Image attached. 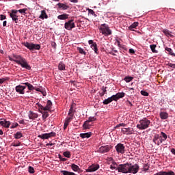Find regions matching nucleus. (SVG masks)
Masks as SVG:
<instances>
[{
    "label": "nucleus",
    "mask_w": 175,
    "mask_h": 175,
    "mask_svg": "<svg viewBox=\"0 0 175 175\" xmlns=\"http://www.w3.org/2000/svg\"><path fill=\"white\" fill-rule=\"evenodd\" d=\"M150 48L152 52L153 53H158V51L155 49H157V44H150Z\"/></svg>",
    "instance_id": "obj_44"
},
{
    "label": "nucleus",
    "mask_w": 175,
    "mask_h": 175,
    "mask_svg": "<svg viewBox=\"0 0 175 175\" xmlns=\"http://www.w3.org/2000/svg\"><path fill=\"white\" fill-rule=\"evenodd\" d=\"M40 113L41 114H42V120L44 121H46V119L49 118V116H50V114H49V112L47 111H42Z\"/></svg>",
    "instance_id": "obj_33"
},
{
    "label": "nucleus",
    "mask_w": 175,
    "mask_h": 175,
    "mask_svg": "<svg viewBox=\"0 0 175 175\" xmlns=\"http://www.w3.org/2000/svg\"><path fill=\"white\" fill-rule=\"evenodd\" d=\"M17 126H18V123L14 122V123H12V124L10 128V129H14V128H17Z\"/></svg>",
    "instance_id": "obj_55"
},
{
    "label": "nucleus",
    "mask_w": 175,
    "mask_h": 175,
    "mask_svg": "<svg viewBox=\"0 0 175 175\" xmlns=\"http://www.w3.org/2000/svg\"><path fill=\"white\" fill-rule=\"evenodd\" d=\"M83 128V129H90V128H91V124H90V122L88 120L84 122Z\"/></svg>",
    "instance_id": "obj_36"
},
{
    "label": "nucleus",
    "mask_w": 175,
    "mask_h": 175,
    "mask_svg": "<svg viewBox=\"0 0 175 175\" xmlns=\"http://www.w3.org/2000/svg\"><path fill=\"white\" fill-rule=\"evenodd\" d=\"M88 13H89V14H92V15H93V14H94V13L95 12H94V11H93V10L90 9V8H88Z\"/></svg>",
    "instance_id": "obj_63"
},
{
    "label": "nucleus",
    "mask_w": 175,
    "mask_h": 175,
    "mask_svg": "<svg viewBox=\"0 0 175 175\" xmlns=\"http://www.w3.org/2000/svg\"><path fill=\"white\" fill-rule=\"evenodd\" d=\"M88 121L89 122H94V121H96V118L95 116H90L88 118Z\"/></svg>",
    "instance_id": "obj_53"
},
{
    "label": "nucleus",
    "mask_w": 175,
    "mask_h": 175,
    "mask_svg": "<svg viewBox=\"0 0 175 175\" xmlns=\"http://www.w3.org/2000/svg\"><path fill=\"white\" fill-rule=\"evenodd\" d=\"M137 27H139V22H134L129 27V29H130V31H135L133 29L136 28Z\"/></svg>",
    "instance_id": "obj_35"
},
{
    "label": "nucleus",
    "mask_w": 175,
    "mask_h": 175,
    "mask_svg": "<svg viewBox=\"0 0 175 175\" xmlns=\"http://www.w3.org/2000/svg\"><path fill=\"white\" fill-rule=\"evenodd\" d=\"M114 53H118V51L116 49V48L112 47L111 48V51L109 52V54L111 55H114V56H117V54Z\"/></svg>",
    "instance_id": "obj_46"
},
{
    "label": "nucleus",
    "mask_w": 175,
    "mask_h": 175,
    "mask_svg": "<svg viewBox=\"0 0 175 175\" xmlns=\"http://www.w3.org/2000/svg\"><path fill=\"white\" fill-rule=\"evenodd\" d=\"M28 172H29V173H30V174H33V173H35V169L32 166H29Z\"/></svg>",
    "instance_id": "obj_50"
},
{
    "label": "nucleus",
    "mask_w": 175,
    "mask_h": 175,
    "mask_svg": "<svg viewBox=\"0 0 175 175\" xmlns=\"http://www.w3.org/2000/svg\"><path fill=\"white\" fill-rule=\"evenodd\" d=\"M63 155L66 158H70V157H72V155L70 154V151H65V152H63Z\"/></svg>",
    "instance_id": "obj_47"
},
{
    "label": "nucleus",
    "mask_w": 175,
    "mask_h": 175,
    "mask_svg": "<svg viewBox=\"0 0 175 175\" xmlns=\"http://www.w3.org/2000/svg\"><path fill=\"white\" fill-rule=\"evenodd\" d=\"M28 117L29 120H36V118L39 117V115L32 111H29L28 113Z\"/></svg>",
    "instance_id": "obj_19"
},
{
    "label": "nucleus",
    "mask_w": 175,
    "mask_h": 175,
    "mask_svg": "<svg viewBox=\"0 0 175 175\" xmlns=\"http://www.w3.org/2000/svg\"><path fill=\"white\" fill-rule=\"evenodd\" d=\"M56 7L59 10H68L70 8L68 4L64 3H58L56 4Z\"/></svg>",
    "instance_id": "obj_15"
},
{
    "label": "nucleus",
    "mask_w": 175,
    "mask_h": 175,
    "mask_svg": "<svg viewBox=\"0 0 175 175\" xmlns=\"http://www.w3.org/2000/svg\"><path fill=\"white\" fill-rule=\"evenodd\" d=\"M143 169L144 172H148L150 169V165H148V163L144 164Z\"/></svg>",
    "instance_id": "obj_49"
},
{
    "label": "nucleus",
    "mask_w": 175,
    "mask_h": 175,
    "mask_svg": "<svg viewBox=\"0 0 175 175\" xmlns=\"http://www.w3.org/2000/svg\"><path fill=\"white\" fill-rule=\"evenodd\" d=\"M23 85L27 87L29 91H33L35 87L32 85V84L29 83V82L22 83Z\"/></svg>",
    "instance_id": "obj_24"
},
{
    "label": "nucleus",
    "mask_w": 175,
    "mask_h": 175,
    "mask_svg": "<svg viewBox=\"0 0 175 175\" xmlns=\"http://www.w3.org/2000/svg\"><path fill=\"white\" fill-rule=\"evenodd\" d=\"M68 18H69V14H62L57 16L58 20H68Z\"/></svg>",
    "instance_id": "obj_29"
},
{
    "label": "nucleus",
    "mask_w": 175,
    "mask_h": 175,
    "mask_svg": "<svg viewBox=\"0 0 175 175\" xmlns=\"http://www.w3.org/2000/svg\"><path fill=\"white\" fill-rule=\"evenodd\" d=\"M90 47L92 50H94L95 54H99V52L98 51V44L96 42H94L93 44L90 45Z\"/></svg>",
    "instance_id": "obj_31"
},
{
    "label": "nucleus",
    "mask_w": 175,
    "mask_h": 175,
    "mask_svg": "<svg viewBox=\"0 0 175 175\" xmlns=\"http://www.w3.org/2000/svg\"><path fill=\"white\" fill-rule=\"evenodd\" d=\"M53 102H51L50 100H48L46 102V105L44 107V111H50V110H51Z\"/></svg>",
    "instance_id": "obj_21"
},
{
    "label": "nucleus",
    "mask_w": 175,
    "mask_h": 175,
    "mask_svg": "<svg viewBox=\"0 0 175 175\" xmlns=\"http://www.w3.org/2000/svg\"><path fill=\"white\" fill-rule=\"evenodd\" d=\"M100 166L98 163H93L90 165L87 169H85L86 173H94V172H96V170H99Z\"/></svg>",
    "instance_id": "obj_9"
},
{
    "label": "nucleus",
    "mask_w": 175,
    "mask_h": 175,
    "mask_svg": "<svg viewBox=\"0 0 175 175\" xmlns=\"http://www.w3.org/2000/svg\"><path fill=\"white\" fill-rule=\"evenodd\" d=\"M140 94L142 95V96H148V95H150V94H148V92L146 90H141Z\"/></svg>",
    "instance_id": "obj_51"
},
{
    "label": "nucleus",
    "mask_w": 175,
    "mask_h": 175,
    "mask_svg": "<svg viewBox=\"0 0 175 175\" xmlns=\"http://www.w3.org/2000/svg\"><path fill=\"white\" fill-rule=\"evenodd\" d=\"M151 124V120H148L147 118H143L139 121V124H137V129L139 131H144L150 128Z\"/></svg>",
    "instance_id": "obj_4"
},
{
    "label": "nucleus",
    "mask_w": 175,
    "mask_h": 175,
    "mask_svg": "<svg viewBox=\"0 0 175 175\" xmlns=\"http://www.w3.org/2000/svg\"><path fill=\"white\" fill-rule=\"evenodd\" d=\"M140 167L139 164L135 163L132 165V163H124L123 164V172L122 173L124 174H127V173H131L132 174H136L139 172V170Z\"/></svg>",
    "instance_id": "obj_2"
},
{
    "label": "nucleus",
    "mask_w": 175,
    "mask_h": 175,
    "mask_svg": "<svg viewBox=\"0 0 175 175\" xmlns=\"http://www.w3.org/2000/svg\"><path fill=\"white\" fill-rule=\"evenodd\" d=\"M36 106L38 107V111L39 113H42V111H44V107L42 105V104L37 103Z\"/></svg>",
    "instance_id": "obj_40"
},
{
    "label": "nucleus",
    "mask_w": 175,
    "mask_h": 175,
    "mask_svg": "<svg viewBox=\"0 0 175 175\" xmlns=\"http://www.w3.org/2000/svg\"><path fill=\"white\" fill-rule=\"evenodd\" d=\"M126 106L130 107V109H132V107H133V104H132V102H131L129 100H126Z\"/></svg>",
    "instance_id": "obj_52"
},
{
    "label": "nucleus",
    "mask_w": 175,
    "mask_h": 175,
    "mask_svg": "<svg viewBox=\"0 0 175 175\" xmlns=\"http://www.w3.org/2000/svg\"><path fill=\"white\" fill-rule=\"evenodd\" d=\"M77 51H79V54H81V55H86L87 52L84 50V49L81 47H77Z\"/></svg>",
    "instance_id": "obj_41"
},
{
    "label": "nucleus",
    "mask_w": 175,
    "mask_h": 175,
    "mask_svg": "<svg viewBox=\"0 0 175 175\" xmlns=\"http://www.w3.org/2000/svg\"><path fill=\"white\" fill-rule=\"evenodd\" d=\"M166 65H167V66H169L170 68H172V69H175V64L169 62Z\"/></svg>",
    "instance_id": "obj_57"
},
{
    "label": "nucleus",
    "mask_w": 175,
    "mask_h": 175,
    "mask_svg": "<svg viewBox=\"0 0 175 175\" xmlns=\"http://www.w3.org/2000/svg\"><path fill=\"white\" fill-rule=\"evenodd\" d=\"M115 150L118 154H125V146L119 143L115 146Z\"/></svg>",
    "instance_id": "obj_13"
},
{
    "label": "nucleus",
    "mask_w": 175,
    "mask_h": 175,
    "mask_svg": "<svg viewBox=\"0 0 175 175\" xmlns=\"http://www.w3.org/2000/svg\"><path fill=\"white\" fill-rule=\"evenodd\" d=\"M123 80L125 81L126 83H131V81L133 80V77L131 76H126L124 78Z\"/></svg>",
    "instance_id": "obj_42"
},
{
    "label": "nucleus",
    "mask_w": 175,
    "mask_h": 175,
    "mask_svg": "<svg viewBox=\"0 0 175 175\" xmlns=\"http://www.w3.org/2000/svg\"><path fill=\"white\" fill-rule=\"evenodd\" d=\"M64 28L67 31H72V28H76V25L73 22V19H70L64 23Z\"/></svg>",
    "instance_id": "obj_11"
},
{
    "label": "nucleus",
    "mask_w": 175,
    "mask_h": 175,
    "mask_svg": "<svg viewBox=\"0 0 175 175\" xmlns=\"http://www.w3.org/2000/svg\"><path fill=\"white\" fill-rule=\"evenodd\" d=\"M57 133L54 131H51L49 133H43L38 135V137L42 139V140H46L47 139H50V137H55Z\"/></svg>",
    "instance_id": "obj_10"
},
{
    "label": "nucleus",
    "mask_w": 175,
    "mask_h": 175,
    "mask_svg": "<svg viewBox=\"0 0 175 175\" xmlns=\"http://www.w3.org/2000/svg\"><path fill=\"white\" fill-rule=\"evenodd\" d=\"M25 88H27L25 85H18L15 87V91L18 94H21V95H24L25 94Z\"/></svg>",
    "instance_id": "obj_14"
},
{
    "label": "nucleus",
    "mask_w": 175,
    "mask_h": 175,
    "mask_svg": "<svg viewBox=\"0 0 175 175\" xmlns=\"http://www.w3.org/2000/svg\"><path fill=\"white\" fill-rule=\"evenodd\" d=\"M98 29L100 31L102 35L105 36H110V35L112 33L111 29H110L109 25H107L106 23L102 24L100 27H98Z\"/></svg>",
    "instance_id": "obj_5"
},
{
    "label": "nucleus",
    "mask_w": 175,
    "mask_h": 175,
    "mask_svg": "<svg viewBox=\"0 0 175 175\" xmlns=\"http://www.w3.org/2000/svg\"><path fill=\"white\" fill-rule=\"evenodd\" d=\"M59 159L60 161H62V162H65L66 161H68V159L62 157L61 154H59Z\"/></svg>",
    "instance_id": "obj_60"
},
{
    "label": "nucleus",
    "mask_w": 175,
    "mask_h": 175,
    "mask_svg": "<svg viewBox=\"0 0 175 175\" xmlns=\"http://www.w3.org/2000/svg\"><path fill=\"white\" fill-rule=\"evenodd\" d=\"M163 33H164V35L165 36H167L168 38H173V35L172 34V31H169V29H164L162 30Z\"/></svg>",
    "instance_id": "obj_26"
},
{
    "label": "nucleus",
    "mask_w": 175,
    "mask_h": 175,
    "mask_svg": "<svg viewBox=\"0 0 175 175\" xmlns=\"http://www.w3.org/2000/svg\"><path fill=\"white\" fill-rule=\"evenodd\" d=\"M23 133L21 131H17L15 134H14V137L16 139V140H18L19 139H21L23 137Z\"/></svg>",
    "instance_id": "obj_30"
},
{
    "label": "nucleus",
    "mask_w": 175,
    "mask_h": 175,
    "mask_svg": "<svg viewBox=\"0 0 175 175\" xmlns=\"http://www.w3.org/2000/svg\"><path fill=\"white\" fill-rule=\"evenodd\" d=\"M18 11L17 10H12L10 13V17L12 18V21L17 24L18 23V16H17Z\"/></svg>",
    "instance_id": "obj_12"
},
{
    "label": "nucleus",
    "mask_w": 175,
    "mask_h": 175,
    "mask_svg": "<svg viewBox=\"0 0 175 175\" xmlns=\"http://www.w3.org/2000/svg\"><path fill=\"white\" fill-rule=\"evenodd\" d=\"M115 44H117L118 47L119 49H122L123 50H126V48H125V46L123 44H121V38H116L115 40Z\"/></svg>",
    "instance_id": "obj_20"
},
{
    "label": "nucleus",
    "mask_w": 175,
    "mask_h": 175,
    "mask_svg": "<svg viewBox=\"0 0 175 175\" xmlns=\"http://www.w3.org/2000/svg\"><path fill=\"white\" fill-rule=\"evenodd\" d=\"M69 117L66 118L70 122L75 118V116L73 115H68Z\"/></svg>",
    "instance_id": "obj_56"
},
{
    "label": "nucleus",
    "mask_w": 175,
    "mask_h": 175,
    "mask_svg": "<svg viewBox=\"0 0 175 175\" xmlns=\"http://www.w3.org/2000/svg\"><path fill=\"white\" fill-rule=\"evenodd\" d=\"M80 137H81V139H90V136H92V132H88V133H81L79 135Z\"/></svg>",
    "instance_id": "obj_22"
},
{
    "label": "nucleus",
    "mask_w": 175,
    "mask_h": 175,
    "mask_svg": "<svg viewBox=\"0 0 175 175\" xmlns=\"http://www.w3.org/2000/svg\"><path fill=\"white\" fill-rule=\"evenodd\" d=\"M116 96H118V99H121L125 96V92H118Z\"/></svg>",
    "instance_id": "obj_45"
},
{
    "label": "nucleus",
    "mask_w": 175,
    "mask_h": 175,
    "mask_svg": "<svg viewBox=\"0 0 175 175\" xmlns=\"http://www.w3.org/2000/svg\"><path fill=\"white\" fill-rule=\"evenodd\" d=\"M116 160L113 157H107V162L108 165H111L113 162H115Z\"/></svg>",
    "instance_id": "obj_48"
},
{
    "label": "nucleus",
    "mask_w": 175,
    "mask_h": 175,
    "mask_svg": "<svg viewBox=\"0 0 175 175\" xmlns=\"http://www.w3.org/2000/svg\"><path fill=\"white\" fill-rule=\"evenodd\" d=\"M27 11L28 9L27 8H23L17 10L18 13H21V14H23V16H25V14H28V12H27Z\"/></svg>",
    "instance_id": "obj_38"
},
{
    "label": "nucleus",
    "mask_w": 175,
    "mask_h": 175,
    "mask_svg": "<svg viewBox=\"0 0 175 175\" xmlns=\"http://www.w3.org/2000/svg\"><path fill=\"white\" fill-rule=\"evenodd\" d=\"M11 124L10 121H8L5 119H3V120L0 122L1 126H3V128H10Z\"/></svg>",
    "instance_id": "obj_17"
},
{
    "label": "nucleus",
    "mask_w": 175,
    "mask_h": 175,
    "mask_svg": "<svg viewBox=\"0 0 175 175\" xmlns=\"http://www.w3.org/2000/svg\"><path fill=\"white\" fill-rule=\"evenodd\" d=\"M76 109H75V104L70 105V109L68 110V116H75Z\"/></svg>",
    "instance_id": "obj_23"
},
{
    "label": "nucleus",
    "mask_w": 175,
    "mask_h": 175,
    "mask_svg": "<svg viewBox=\"0 0 175 175\" xmlns=\"http://www.w3.org/2000/svg\"><path fill=\"white\" fill-rule=\"evenodd\" d=\"M111 170H118L119 173H122L124 170V164H118L117 162L113 161L109 166Z\"/></svg>",
    "instance_id": "obj_7"
},
{
    "label": "nucleus",
    "mask_w": 175,
    "mask_h": 175,
    "mask_svg": "<svg viewBox=\"0 0 175 175\" xmlns=\"http://www.w3.org/2000/svg\"><path fill=\"white\" fill-rule=\"evenodd\" d=\"M170 152H172V154H173V155H175V149L174 148L170 149Z\"/></svg>",
    "instance_id": "obj_64"
},
{
    "label": "nucleus",
    "mask_w": 175,
    "mask_h": 175,
    "mask_svg": "<svg viewBox=\"0 0 175 175\" xmlns=\"http://www.w3.org/2000/svg\"><path fill=\"white\" fill-rule=\"evenodd\" d=\"M39 18H41V20L49 18V16L47 15V13H46V10H43L41 11V14L40 15Z\"/></svg>",
    "instance_id": "obj_27"
},
{
    "label": "nucleus",
    "mask_w": 175,
    "mask_h": 175,
    "mask_svg": "<svg viewBox=\"0 0 175 175\" xmlns=\"http://www.w3.org/2000/svg\"><path fill=\"white\" fill-rule=\"evenodd\" d=\"M51 46L55 50L57 49V43L55 42H52L51 43Z\"/></svg>",
    "instance_id": "obj_59"
},
{
    "label": "nucleus",
    "mask_w": 175,
    "mask_h": 175,
    "mask_svg": "<svg viewBox=\"0 0 175 175\" xmlns=\"http://www.w3.org/2000/svg\"><path fill=\"white\" fill-rule=\"evenodd\" d=\"M23 46L28 49L30 51H35V50H40V44H33V42H23Z\"/></svg>",
    "instance_id": "obj_6"
},
{
    "label": "nucleus",
    "mask_w": 175,
    "mask_h": 175,
    "mask_svg": "<svg viewBox=\"0 0 175 175\" xmlns=\"http://www.w3.org/2000/svg\"><path fill=\"white\" fill-rule=\"evenodd\" d=\"M122 132L123 133V135H133V129H131V128H122Z\"/></svg>",
    "instance_id": "obj_16"
},
{
    "label": "nucleus",
    "mask_w": 175,
    "mask_h": 175,
    "mask_svg": "<svg viewBox=\"0 0 175 175\" xmlns=\"http://www.w3.org/2000/svg\"><path fill=\"white\" fill-rule=\"evenodd\" d=\"M58 70L62 72V70H66V66H65V64L64 62H60L58 64Z\"/></svg>",
    "instance_id": "obj_28"
},
{
    "label": "nucleus",
    "mask_w": 175,
    "mask_h": 175,
    "mask_svg": "<svg viewBox=\"0 0 175 175\" xmlns=\"http://www.w3.org/2000/svg\"><path fill=\"white\" fill-rule=\"evenodd\" d=\"M165 51H167L169 55H172V57H175V53L173 52V49L166 46L165 48Z\"/></svg>",
    "instance_id": "obj_34"
},
{
    "label": "nucleus",
    "mask_w": 175,
    "mask_h": 175,
    "mask_svg": "<svg viewBox=\"0 0 175 175\" xmlns=\"http://www.w3.org/2000/svg\"><path fill=\"white\" fill-rule=\"evenodd\" d=\"M0 20H1V21H3V20H6V15L1 14Z\"/></svg>",
    "instance_id": "obj_61"
},
{
    "label": "nucleus",
    "mask_w": 175,
    "mask_h": 175,
    "mask_svg": "<svg viewBox=\"0 0 175 175\" xmlns=\"http://www.w3.org/2000/svg\"><path fill=\"white\" fill-rule=\"evenodd\" d=\"M60 173L63 175H76L75 172L66 171V170H61Z\"/></svg>",
    "instance_id": "obj_39"
},
{
    "label": "nucleus",
    "mask_w": 175,
    "mask_h": 175,
    "mask_svg": "<svg viewBox=\"0 0 175 175\" xmlns=\"http://www.w3.org/2000/svg\"><path fill=\"white\" fill-rule=\"evenodd\" d=\"M120 126H125V123H120V124H117V125L114 127V129H117L120 128Z\"/></svg>",
    "instance_id": "obj_58"
},
{
    "label": "nucleus",
    "mask_w": 175,
    "mask_h": 175,
    "mask_svg": "<svg viewBox=\"0 0 175 175\" xmlns=\"http://www.w3.org/2000/svg\"><path fill=\"white\" fill-rule=\"evenodd\" d=\"M111 102H113L111 100V97H108L107 98L105 99L103 101V105H109V103H111Z\"/></svg>",
    "instance_id": "obj_43"
},
{
    "label": "nucleus",
    "mask_w": 175,
    "mask_h": 175,
    "mask_svg": "<svg viewBox=\"0 0 175 175\" xmlns=\"http://www.w3.org/2000/svg\"><path fill=\"white\" fill-rule=\"evenodd\" d=\"M70 167L72 170H73V172H79V170H80V167H79V165L75 163L71 164Z\"/></svg>",
    "instance_id": "obj_37"
},
{
    "label": "nucleus",
    "mask_w": 175,
    "mask_h": 175,
    "mask_svg": "<svg viewBox=\"0 0 175 175\" xmlns=\"http://www.w3.org/2000/svg\"><path fill=\"white\" fill-rule=\"evenodd\" d=\"M160 118L161 120H167L169 118V113L165 111L160 112Z\"/></svg>",
    "instance_id": "obj_25"
},
{
    "label": "nucleus",
    "mask_w": 175,
    "mask_h": 175,
    "mask_svg": "<svg viewBox=\"0 0 175 175\" xmlns=\"http://www.w3.org/2000/svg\"><path fill=\"white\" fill-rule=\"evenodd\" d=\"M110 98H111L112 102L113 100H114L115 102H117V100H118V97L117 96V94H113Z\"/></svg>",
    "instance_id": "obj_54"
},
{
    "label": "nucleus",
    "mask_w": 175,
    "mask_h": 175,
    "mask_svg": "<svg viewBox=\"0 0 175 175\" xmlns=\"http://www.w3.org/2000/svg\"><path fill=\"white\" fill-rule=\"evenodd\" d=\"M111 148H113L111 145L102 146L98 149L97 152H99V154H106V152H109Z\"/></svg>",
    "instance_id": "obj_8"
},
{
    "label": "nucleus",
    "mask_w": 175,
    "mask_h": 175,
    "mask_svg": "<svg viewBox=\"0 0 175 175\" xmlns=\"http://www.w3.org/2000/svg\"><path fill=\"white\" fill-rule=\"evenodd\" d=\"M153 175H175L174 172L170 170L169 172H166V171H160L157 172L156 174H153Z\"/></svg>",
    "instance_id": "obj_18"
},
{
    "label": "nucleus",
    "mask_w": 175,
    "mask_h": 175,
    "mask_svg": "<svg viewBox=\"0 0 175 175\" xmlns=\"http://www.w3.org/2000/svg\"><path fill=\"white\" fill-rule=\"evenodd\" d=\"M129 53L130 54H135V49L131 48V49L129 50Z\"/></svg>",
    "instance_id": "obj_62"
},
{
    "label": "nucleus",
    "mask_w": 175,
    "mask_h": 175,
    "mask_svg": "<svg viewBox=\"0 0 175 175\" xmlns=\"http://www.w3.org/2000/svg\"><path fill=\"white\" fill-rule=\"evenodd\" d=\"M101 90L103 92L99 93L100 96H105V94H107V87L103 86Z\"/></svg>",
    "instance_id": "obj_32"
},
{
    "label": "nucleus",
    "mask_w": 175,
    "mask_h": 175,
    "mask_svg": "<svg viewBox=\"0 0 175 175\" xmlns=\"http://www.w3.org/2000/svg\"><path fill=\"white\" fill-rule=\"evenodd\" d=\"M8 59L10 61L16 62L17 65H20L23 69L26 70H31V68L27 59L24 58L21 55L12 54V56H9Z\"/></svg>",
    "instance_id": "obj_1"
},
{
    "label": "nucleus",
    "mask_w": 175,
    "mask_h": 175,
    "mask_svg": "<svg viewBox=\"0 0 175 175\" xmlns=\"http://www.w3.org/2000/svg\"><path fill=\"white\" fill-rule=\"evenodd\" d=\"M167 139V135L163 131H161L159 134H155L153 137L152 142L157 146H160Z\"/></svg>",
    "instance_id": "obj_3"
}]
</instances>
